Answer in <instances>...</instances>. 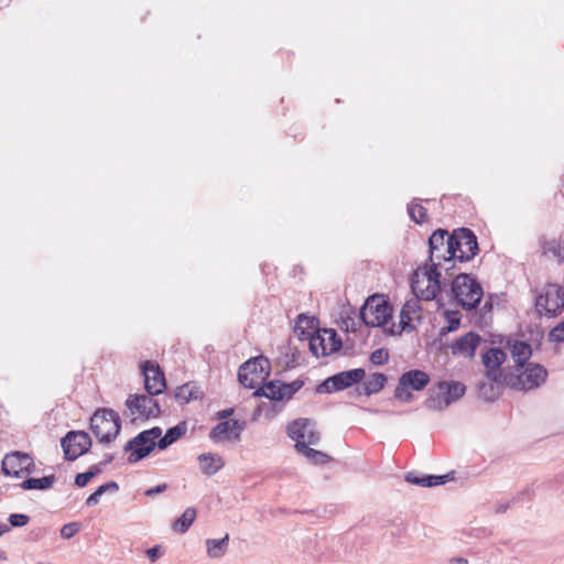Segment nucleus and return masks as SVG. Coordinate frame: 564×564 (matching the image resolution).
<instances>
[{
    "label": "nucleus",
    "instance_id": "obj_52",
    "mask_svg": "<svg viewBox=\"0 0 564 564\" xmlns=\"http://www.w3.org/2000/svg\"><path fill=\"white\" fill-rule=\"evenodd\" d=\"M115 459V455L107 453L104 455V459L99 463L104 468Z\"/></svg>",
    "mask_w": 564,
    "mask_h": 564
},
{
    "label": "nucleus",
    "instance_id": "obj_29",
    "mask_svg": "<svg viewBox=\"0 0 564 564\" xmlns=\"http://www.w3.org/2000/svg\"><path fill=\"white\" fill-rule=\"evenodd\" d=\"M229 542V535L226 534L223 539H208L206 540L207 554L212 558H220L225 555Z\"/></svg>",
    "mask_w": 564,
    "mask_h": 564
},
{
    "label": "nucleus",
    "instance_id": "obj_20",
    "mask_svg": "<svg viewBox=\"0 0 564 564\" xmlns=\"http://www.w3.org/2000/svg\"><path fill=\"white\" fill-rule=\"evenodd\" d=\"M318 328V319L307 314H299L294 324V334L301 341H307L313 337Z\"/></svg>",
    "mask_w": 564,
    "mask_h": 564
},
{
    "label": "nucleus",
    "instance_id": "obj_28",
    "mask_svg": "<svg viewBox=\"0 0 564 564\" xmlns=\"http://www.w3.org/2000/svg\"><path fill=\"white\" fill-rule=\"evenodd\" d=\"M55 479V475L41 478H26L20 484V487L24 490H45L53 486Z\"/></svg>",
    "mask_w": 564,
    "mask_h": 564
},
{
    "label": "nucleus",
    "instance_id": "obj_6",
    "mask_svg": "<svg viewBox=\"0 0 564 564\" xmlns=\"http://www.w3.org/2000/svg\"><path fill=\"white\" fill-rule=\"evenodd\" d=\"M270 367L265 355H256L239 367L238 380L245 388L254 389L269 376Z\"/></svg>",
    "mask_w": 564,
    "mask_h": 564
},
{
    "label": "nucleus",
    "instance_id": "obj_9",
    "mask_svg": "<svg viewBox=\"0 0 564 564\" xmlns=\"http://www.w3.org/2000/svg\"><path fill=\"white\" fill-rule=\"evenodd\" d=\"M430 381L431 378L427 372L419 369L408 370L399 378L394 397L402 402H411L413 399L412 391L424 390Z\"/></svg>",
    "mask_w": 564,
    "mask_h": 564
},
{
    "label": "nucleus",
    "instance_id": "obj_60",
    "mask_svg": "<svg viewBox=\"0 0 564 564\" xmlns=\"http://www.w3.org/2000/svg\"><path fill=\"white\" fill-rule=\"evenodd\" d=\"M373 352L381 354V352H384V349L383 348H379V349L375 350Z\"/></svg>",
    "mask_w": 564,
    "mask_h": 564
},
{
    "label": "nucleus",
    "instance_id": "obj_49",
    "mask_svg": "<svg viewBox=\"0 0 564 564\" xmlns=\"http://www.w3.org/2000/svg\"><path fill=\"white\" fill-rule=\"evenodd\" d=\"M102 470H104V467L98 463L96 465L90 466L89 469L87 470V473L90 474L89 477L93 479L94 477L99 475Z\"/></svg>",
    "mask_w": 564,
    "mask_h": 564
},
{
    "label": "nucleus",
    "instance_id": "obj_8",
    "mask_svg": "<svg viewBox=\"0 0 564 564\" xmlns=\"http://www.w3.org/2000/svg\"><path fill=\"white\" fill-rule=\"evenodd\" d=\"M539 315L555 317L564 310V290L554 283L546 284L535 300Z\"/></svg>",
    "mask_w": 564,
    "mask_h": 564
},
{
    "label": "nucleus",
    "instance_id": "obj_56",
    "mask_svg": "<svg viewBox=\"0 0 564 564\" xmlns=\"http://www.w3.org/2000/svg\"><path fill=\"white\" fill-rule=\"evenodd\" d=\"M458 325H459V321L458 319H452L449 322L448 330H453V329L457 328Z\"/></svg>",
    "mask_w": 564,
    "mask_h": 564
},
{
    "label": "nucleus",
    "instance_id": "obj_48",
    "mask_svg": "<svg viewBox=\"0 0 564 564\" xmlns=\"http://www.w3.org/2000/svg\"><path fill=\"white\" fill-rule=\"evenodd\" d=\"M100 498H101V495L100 494H97V490H95L91 495L88 496V498L86 499V505L88 507H93V506H96L99 503L100 501Z\"/></svg>",
    "mask_w": 564,
    "mask_h": 564
},
{
    "label": "nucleus",
    "instance_id": "obj_12",
    "mask_svg": "<svg viewBox=\"0 0 564 564\" xmlns=\"http://www.w3.org/2000/svg\"><path fill=\"white\" fill-rule=\"evenodd\" d=\"M154 395L133 393L129 394L126 400V406L130 415H138L141 419H155L162 413L161 405Z\"/></svg>",
    "mask_w": 564,
    "mask_h": 564
},
{
    "label": "nucleus",
    "instance_id": "obj_54",
    "mask_svg": "<svg viewBox=\"0 0 564 564\" xmlns=\"http://www.w3.org/2000/svg\"><path fill=\"white\" fill-rule=\"evenodd\" d=\"M448 564H469L467 558L465 557H452L448 561Z\"/></svg>",
    "mask_w": 564,
    "mask_h": 564
},
{
    "label": "nucleus",
    "instance_id": "obj_41",
    "mask_svg": "<svg viewBox=\"0 0 564 564\" xmlns=\"http://www.w3.org/2000/svg\"><path fill=\"white\" fill-rule=\"evenodd\" d=\"M89 475L90 474H88L87 471L77 474L75 476V485L79 488H84L85 486H87V484L91 480Z\"/></svg>",
    "mask_w": 564,
    "mask_h": 564
},
{
    "label": "nucleus",
    "instance_id": "obj_15",
    "mask_svg": "<svg viewBox=\"0 0 564 564\" xmlns=\"http://www.w3.org/2000/svg\"><path fill=\"white\" fill-rule=\"evenodd\" d=\"M61 446L65 459L74 462L90 449L91 438L87 432L69 431L61 440Z\"/></svg>",
    "mask_w": 564,
    "mask_h": 564
},
{
    "label": "nucleus",
    "instance_id": "obj_16",
    "mask_svg": "<svg viewBox=\"0 0 564 564\" xmlns=\"http://www.w3.org/2000/svg\"><path fill=\"white\" fill-rule=\"evenodd\" d=\"M34 468L33 458L19 451L6 454L1 463L2 473L14 478H21L24 473L31 474Z\"/></svg>",
    "mask_w": 564,
    "mask_h": 564
},
{
    "label": "nucleus",
    "instance_id": "obj_27",
    "mask_svg": "<svg viewBox=\"0 0 564 564\" xmlns=\"http://www.w3.org/2000/svg\"><path fill=\"white\" fill-rule=\"evenodd\" d=\"M387 383V376L380 372L370 375L364 382L362 393L367 397L379 393Z\"/></svg>",
    "mask_w": 564,
    "mask_h": 564
},
{
    "label": "nucleus",
    "instance_id": "obj_24",
    "mask_svg": "<svg viewBox=\"0 0 564 564\" xmlns=\"http://www.w3.org/2000/svg\"><path fill=\"white\" fill-rule=\"evenodd\" d=\"M197 459L199 462L202 473L207 476L215 475L219 469H221L225 466L224 459L217 454H200Z\"/></svg>",
    "mask_w": 564,
    "mask_h": 564
},
{
    "label": "nucleus",
    "instance_id": "obj_2",
    "mask_svg": "<svg viewBox=\"0 0 564 564\" xmlns=\"http://www.w3.org/2000/svg\"><path fill=\"white\" fill-rule=\"evenodd\" d=\"M438 265L425 263L411 275V290L415 297L423 301L435 300L441 292L442 280Z\"/></svg>",
    "mask_w": 564,
    "mask_h": 564
},
{
    "label": "nucleus",
    "instance_id": "obj_10",
    "mask_svg": "<svg viewBox=\"0 0 564 564\" xmlns=\"http://www.w3.org/2000/svg\"><path fill=\"white\" fill-rule=\"evenodd\" d=\"M430 256L429 261L443 269V262L447 263L454 260L455 250L451 241V236L444 229L435 230L429 238Z\"/></svg>",
    "mask_w": 564,
    "mask_h": 564
},
{
    "label": "nucleus",
    "instance_id": "obj_47",
    "mask_svg": "<svg viewBox=\"0 0 564 564\" xmlns=\"http://www.w3.org/2000/svg\"><path fill=\"white\" fill-rule=\"evenodd\" d=\"M373 365H384L389 360L390 355H369Z\"/></svg>",
    "mask_w": 564,
    "mask_h": 564
},
{
    "label": "nucleus",
    "instance_id": "obj_51",
    "mask_svg": "<svg viewBox=\"0 0 564 564\" xmlns=\"http://www.w3.org/2000/svg\"><path fill=\"white\" fill-rule=\"evenodd\" d=\"M512 502H514V499H512L509 502H500V503H498L497 507H496V510H495L496 513H503V512H506Z\"/></svg>",
    "mask_w": 564,
    "mask_h": 564
},
{
    "label": "nucleus",
    "instance_id": "obj_34",
    "mask_svg": "<svg viewBox=\"0 0 564 564\" xmlns=\"http://www.w3.org/2000/svg\"><path fill=\"white\" fill-rule=\"evenodd\" d=\"M304 382L294 380L290 383L281 382L282 401L290 400L302 387Z\"/></svg>",
    "mask_w": 564,
    "mask_h": 564
},
{
    "label": "nucleus",
    "instance_id": "obj_1",
    "mask_svg": "<svg viewBox=\"0 0 564 564\" xmlns=\"http://www.w3.org/2000/svg\"><path fill=\"white\" fill-rule=\"evenodd\" d=\"M486 376L495 382L517 391H531L541 387L547 377L546 369L530 362L532 355H480Z\"/></svg>",
    "mask_w": 564,
    "mask_h": 564
},
{
    "label": "nucleus",
    "instance_id": "obj_25",
    "mask_svg": "<svg viewBox=\"0 0 564 564\" xmlns=\"http://www.w3.org/2000/svg\"><path fill=\"white\" fill-rule=\"evenodd\" d=\"M480 343V337L469 332L457 339L453 345V352H475Z\"/></svg>",
    "mask_w": 564,
    "mask_h": 564
},
{
    "label": "nucleus",
    "instance_id": "obj_42",
    "mask_svg": "<svg viewBox=\"0 0 564 564\" xmlns=\"http://www.w3.org/2000/svg\"><path fill=\"white\" fill-rule=\"evenodd\" d=\"M147 555L151 562H156L159 557L162 555V546L158 544L148 549Z\"/></svg>",
    "mask_w": 564,
    "mask_h": 564
},
{
    "label": "nucleus",
    "instance_id": "obj_53",
    "mask_svg": "<svg viewBox=\"0 0 564 564\" xmlns=\"http://www.w3.org/2000/svg\"><path fill=\"white\" fill-rule=\"evenodd\" d=\"M191 393L196 395L195 398H193V400L202 399V397H203V392L200 391V389L192 383H191Z\"/></svg>",
    "mask_w": 564,
    "mask_h": 564
},
{
    "label": "nucleus",
    "instance_id": "obj_3",
    "mask_svg": "<svg viewBox=\"0 0 564 564\" xmlns=\"http://www.w3.org/2000/svg\"><path fill=\"white\" fill-rule=\"evenodd\" d=\"M466 393V386L459 381H438L429 390L424 406L432 411H444Z\"/></svg>",
    "mask_w": 564,
    "mask_h": 564
},
{
    "label": "nucleus",
    "instance_id": "obj_19",
    "mask_svg": "<svg viewBox=\"0 0 564 564\" xmlns=\"http://www.w3.org/2000/svg\"><path fill=\"white\" fill-rule=\"evenodd\" d=\"M246 427V422L240 420H227L216 424L209 432V438L214 442L240 440V434Z\"/></svg>",
    "mask_w": 564,
    "mask_h": 564
},
{
    "label": "nucleus",
    "instance_id": "obj_30",
    "mask_svg": "<svg viewBox=\"0 0 564 564\" xmlns=\"http://www.w3.org/2000/svg\"><path fill=\"white\" fill-rule=\"evenodd\" d=\"M197 512L196 509L193 507H188L185 509V511L182 513L180 518H177L172 528L175 532L178 533H185L191 528L192 523L196 519Z\"/></svg>",
    "mask_w": 564,
    "mask_h": 564
},
{
    "label": "nucleus",
    "instance_id": "obj_43",
    "mask_svg": "<svg viewBox=\"0 0 564 564\" xmlns=\"http://www.w3.org/2000/svg\"><path fill=\"white\" fill-rule=\"evenodd\" d=\"M167 489V485L165 482L160 484L155 487L149 488L145 490L144 495L148 497H154L159 494L164 492Z\"/></svg>",
    "mask_w": 564,
    "mask_h": 564
},
{
    "label": "nucleus",
    "instance_id": "obj_22",
    "mask_svg": "<svg viewBox=\"0 0 564 564\" xmlns=\"http://www.w3.org/2000/svg\"><path fill=\"white\" fill-rule=\"evenodd\" d=\"M417 297L406 301L400 312L401 330L413 328L412 323L420 319V305Z\"/></svg>",
    "mask_w": 564,
    "mask_h": 564
},
{
    "label": "nucleus",
    "instance_id": "obj_37",
    "mask_svg": "<svg viewBox=\"0 0 564 564\" xmlns=\"http://www.w3.org/2000/svg\"><path fill=\"white\" fill-rule=\"evenodd\" d=\"M547 338L551 343H564V321L558 323L549 332Z\"/></svg>",
    "mask_w": 564,
    "mask_h": 564
},
{
    "label": "nucleus",
    "instance_id": "obj_59",
    "mask_svg": "<svg viewBox=\"0 0 564 564\" xmlns=\"http://www.w3.org/2000/svg\"><path fill=\"white\" fill-rule=\"evenodd\" d=\"M6 558H7V557H6V555H4V552H3V551H1V552H0V560H6Z\"/></svg>",
    "mask_w": 564,
    "mask_h": 564
},
{
    "label": "nucleus",
    "instance_id": "obj_7",
    "mask_svg": "<svg viewBox=\"0 0 564 564\" xmlns=\"http://www.w3.org/2000/svg\"><path fill=\"white\" fill-rule=\"evenodd\" d=\"M365 377L366 371L364 368H355L340 371L326 378L319 384H317L316 392L319 394H332L340 392L361 382Z\"/></svg>",
    "mask_w": 564,
    "mask_h": 564
},
{
    "label": "nucleus",
    "instance_id": "obj_50",
    "mask_svg": "<svg viewBox=\"0 0 564 564\" xmlns=\"http://www.w3.org/2000/svg\"><path fill=\"white\" fill-rule=\"evenodd\" d=\"M232 413H234V409L232 408H228V409H225V410H221V411L217 412L216 413V419H218V420H226Z\"/></svg>",
    "mask_w": 564,
    "mask_h": 564
},
{
    "label": "nucleus",
    "instance_id": "obj_57",
    "mask_svg": "<svg viewBox=\"0 0 564 564\" xmlns=\"http://www.w3.org/2000/svg\"><path fill=\"white\" fill-rule=\"evenodd\" d=\"M485 352H492V354H496V352H503L501 348L499 347H490L488 348Z\"/></svg>",
    "mask_w": 564,
    "mask_h": 564
},
{
    "label": "nucleus",
    "instance_id": "obj_31",
    "mask_svg": "<svg viewBox=\"0 0 564 564\" xmlns=\"http://www.w3.org/2000/svg\"><path fill=\"white\" fill-rule=\"evenodd\" d=\"M488 381H479L477 384L478 395L487 402H492L498 399L499 390L495 381H491L487 376ZM497 384H499L497 382Z\"/></svg>",
    "mask_w": 564,
    "mask_h": 564
},
{
    "label": "nucleus",
    "instance_id": "obj_14",
    "mask_svg": "<svg viewBox=\"0 0 564 564\" xmlns=\"http://www.w3.org/2000/svg\"><path fill=\"white\" fill-rule=\"evenodd\" d=\"M162 434L160 426L144 430L133 437L135 449L128 456V463L134 464L148 457L158 447V438Z\"/></svg>",
    "mask_w": 564,
    "mask_h": 564
},
{
    "label": "nucleus",
    "instance_id": "obj_33",
    "mask_svg": "<svg viewBox=\"0 0 564 564\" xmlns=\"http://www.w3.org/2000/svg\"><path fill=\"white\" fill-rule=\"evenodd\" d=\"M303 456L307 458L311 463L315 465H324L330 460V457L317 449L311 448L305 444V447H301L297 449Z\"/></svg>",
    "mask_w": 564,
    "mask_h": 564
},
{
    "label": "nucleus",
    "instance_id": "obj_17",
    "mask_svg": "<svg viewBox=\"0 0 564 564\" xmlns=\"http://www.w3.org/2000/svg\"><path fill=\"white\" fill-rule=\"evenodd\" d=\"M341 347V338L333 328H319L313 337H308L310 352H339Z\"/></svg>",
    "mask_w": 564,
    "mask_h": 564
},
{
    "label": "nucleus",
    "instance_id": "obj_11",
    "mask_svg": "<svg viewBox=\"0 0 564 564\" xmlns=\"http://www.w3.org/2000/svg\"><path fill=\"white\" fill-rule=\"evenodd\" d=\"M392 308L388 302L379 295L370 296L360 311V317L367 326L379 327L391 316Z\"/></svg>",
    "mask_w": 564,
    "mask_h": 564
},
{
    "label": "nucleus",
    "instance_id": "obj_18",
    "mask_svg": "<svg viewBox=\"0 0 564 564\" xmlns=\"http://www.w3.org/2000/svg\"><path fill=\"white\" fill-rule=\"evenodd\" d=\"M144 377V388L150 395H159L166 388L165 376L160 366L154 361H145L141 366Z\"/></svg>",
    "mask_w": 564,
    "mask_h": 564
},
{
    "label": "nucleus",
    "instance_id": "obj_55",
    "mask_svg": "<svg viewBox=\"0 0 564 564\" xmlns=\"http://www.w3.org/2000/svg\"><path fill=\"white\" fill-rule=\"evenodd\" d=\"M135 449V445L133 444V438H131L130 441H128L124 446H123V451L124 452H132Z\"/></svg>",
    "mask_w": 564,
    "mask_h": 564
},
{
    "label": "nucleus",
    "instance_id": "obj_35",
    "mask_svg": "<svg viewBox=\"0 0 564 564\" xmlns=\"http://www.w3.org/2000/svg\"><path fill=\"white\" fill-rule=\"evenodd\" d=\"M175 400L181 404H186L196 395L191 393V382L177 387L174 393Z\"/></svg>",
    "mask_w": 564,
    "mask_h": 564
},
{
    "label": "nucleus",
    "instance_id": "obj_5",
    "mask_svg": "<svg viewBox=\"0 0 564 564\" xmlns=\"http://www.w3.org/2000/svg\"><path fill=\"white\" fill-rule=\"evenodd\" d=\"M452 292L458 304L466 310L475 308L482 297L480 284L464 273L456 275L453 280Z\"/></svg>",
    "mask_w": 564,
    "mask_h": 564
},
{
    "label": "nucleus",
    "instance_id": "obj_44",
    "mask_svg": "<svg viewBox=\"0 0 564 564\" xmlns=\"http://www.w3.org/2000/svg\"><path fill=\"white\" fill-rule=\"evenodd\" d=\"M119 489V486L116 481H109L101 486H99L96 490L97 494H100L101 496L107 492L108 490L117 491Z\"/></svg>",
    "mask_w": 564,
    "mask_h": 564
},
{
    "label": "nucleus",
    "instance_id": "obj_21",
    "mask_svg": "<svg viewBox=\"0 0 564 564\" xmlns=\"http://www.w3.org/2000/svg\"><path fill=\"white\" fill-rule=\"evenodd\" d=\"M405 481L412 485L421 486V487H435L440 485L446 484L448 480L453 479L451 474L445 475H426L419 474L416 471H409L405 477Z\"/></svg>",
    "mask_w": 564,
    "mask_h": 564
},
{
    "label": "nucleus",
    "instance_id": "obj_36",
    "mask_svg": "<svg viewBox=\"0 0 564 564\" xmlns=\"http://www.w3.org/2000/svg\"><path fill=\"white\" fill-rule=\"evenodd\" d=\"M409 216L416 223L422 224L426 220V209L421 205H409Z\"/></svg>",
    "mask_w": 564,
    "mask_h": 564
},
{
    "label": "nucleus",
    "instance_id": "obj_39",
    "mask_svg": "<svg viewBox=\"0 0 564 564\" xmlns=\"http://www.w3.org/2000/svg\"><path fill=\"white\" fill-rule=\"evenodd\" d=\"M8 520L11 527L21 528L29 523L30 518L24 513H11Z\"/></svg>",
    "mask_w": 564,
    "mask_h": 564
},
{
    "label": "nucleus",
    "instance_id": "obj_32",
    "mask_svg": "<svg viewBox=\"0 0 564 564\" xmlns=\"http://www.w3.org/2000/svg\"><path fill=\"white\" fill-rule=\"evenodd\" d=\"M257 395H263L271 401H282V391H281V382L280 381H270L264 384L262 388L256 391Z\"/></svg>",
    "mask_w": 564,
    "mask_h": 564
},
{
    "label": "nucleus",
    "instance_id": "obj_23",
    "mask_svg": "<svg viewBox=\"0 0 564 564\" xmlns=\"http://www.w3.org/2000/svg\"><path fill=\"white\" fill-rule=\"evenodd\" d=\"M308 420L307 419H299L291 422L288 425V435L295 441V448L299 449L301 447H305L306 444V431L308 429Z\"/></svg>",
    "mask_w": 564,
    "mask_h": 564
},
{
    "label": "nucleus",
    "instance_id": "obj_46",
    "mask_svg": "<svg viewBox=\"0 0 564 564\" xmlns=\"http://www.w3.org/2000/svg\"><path fill=\"white\" fill-rule=\"evenodd\" d=\"M544 251L545 252H551L554 256H560L558 243L555 240L546 242L545 246H544Z\"/></svg>",
    "mask_w": 564,
    "mask_h": 564
},
{
    "label": "nucleus",
    "instance_id": "obj_61",
    "mask_svg": "<svg viewBox=\"0 0 564 564\" xmlns=\"http://www.w3.org/2000/svg\"><path fill=\"white\" fill-rule=\"evenodd\" d=\"M453 267H445L444 270L448 272Z\"/></svg>",
    "mask_w": 564,
    "mask_h": 564
},
{
    "label": "nucleus",
    "instance_id": "obj_4",
    "mask_svg": "<svg viewBox=\"0 0 564 564\" xmlns=\"http://www.w3.org/2000/svg\"><path fill=\"white\" fill-rule=\"evenodd\" d=\"M90 429L100 443L113 441L121 430V419L111 409H99L90 417Z\"/></svg>",
    "mask_w": 564,
    "mask_h": 564
},
{
    "label": "nucleus",
    "instance_id": "obj_13",
    "mask_svg": "<svg viewBox=\"0 0 564 564\" xmlns=\"http://www.w3.org/2000/svg\"><path fill=\"white\" fill-rule=\"evenodd\" d=\"M451 241L455 250L454 260L469 261L478 251L477 238L470 229L458 228L454 230L451 235Z\"/></svg>",
    "mask_w": 564,
    "mask_h": 564
},
{
    "label": "nucleus",
    "instance_id": "obj_58",
    "mask_svg": "<svg viewBox=\"0 0 564 564\" xmlns=\"http://www.w3.org/2000/svg\"><path fill=\"white\" fill-rule=\"evenodd\" d=\"M10 530V528L8 525H0V536L8 532Z\"/></svg>",
    "mask_w": 564,
    "mask_h": 564
},
{
    "label": "nucleus",
    "instance_id": "obj_26",
    "mask_svg": "<svg viewBox=\"0 0 564 564\" xmlns=\"http://www.w3.org/2000/svg\"><path fill=\"white\" fill-rule=\"evenodd\" d=\"M186 432L185 423H180L166 430L165 434L158 438V448L166 449L170 445L175 443Z\"/></svg>",
    "mask_w": 564,
    "mask_h": 564
},
{
    "label": "nucleus",
    "instance_id": "obj_38",
    "mask_svg": "<svg viewBox=\"0 0 564 564\" xmlns=\"http://www.w3.org/2000/svg\"><path fill=\"white\" fill-rule=\"evenodd\" d=\"M79 530H80V523H78V522L66 523L61 529V536L63 539L68 540L70 538H73Z\"/></svg>",
    "mask_w": 564,
    "mask_h": 564
},
{
    "label": "nucleus",
    "instance_id": "obj_40",
    "mask_svg": "<svg viewBox=\"0 0 564 564\" xmlns=\"http://www.w3.org/2000/svg\"><path fill=\"white\" fill-rule=\"evenodd\" d=\"M508 347L511 349V352H532V349L529 344L520 340H513L511 344V340H508Z\"/></svg>",
    "mask_w": 564,
    "mask_h": 564
},
{
    "label": "nucleus",
    "instance_id": "obj_45",
    "mask_svg": "<svg viewBox=\"0 0 564 564\" xmlns=\"http://www.w3.org/2000/svg\"><path fill=\"white\" fill-rule=\"evenodd\" d=\"M319 442V434L316 431H306V445H316Z\"/></svg>",
    "mask_w": 564,
    "mask_h": 564
}]
</instances>
